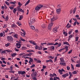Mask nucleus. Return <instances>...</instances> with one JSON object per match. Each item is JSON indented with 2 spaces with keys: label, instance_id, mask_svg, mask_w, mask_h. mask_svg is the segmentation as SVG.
<instances>
[{
  "label": "nucleus",
  "instance_id": "b1692460",
  "mask_svg": "<svg viewBox=\"0 0 80 80\" xmlns=\"http://www.w3.org/2000/svg\"><path fill=\"white\" fill-rule=\"evenodd\" d=\"M76 10H77V8H76V7H75L73 11V14L75 13V12H76Z\"/></svg>",
  "mask_w": 80,
  "mask_h": 80
},
{
  "label": "nucleus",
  "instance_id": "4468645a",
  "mask_svg": "<svg viewBox=\"0 0 80 80\" xmlns=\"http://www.w3.org/2000/svg\"><path fill=\"white\" fill-rule=\"evenodd\" d=\"M60 80V78L58 77H57V76L53 78V80Z\"/></svg>",
  "mask_w": 80,
  "mask_h": 80
},
{
  "label": "nucleus",
  "instance_id": "a19ab883",
  "mask_svg": "<svg viewBox=\"0 0 80 80\" xmlns=\"http://www.w3.org/2000/svg\"><path fill=\"white\" fill-rule=\"evenodd\" d=\"M72 68V70L73 71L74 70V68H73V66L72 64H71Z\"/></svg>",
  "mask_w": 80,
  "mask_h": 80
},
{
  "label": "nucleus",
  "instance_id": "5701e85b",
  "mask_svg": "<svg viewBox=\"0 0 80 80\" xmlns=\"http://www.w3.org/2000/svg\"><path fill=\"white\" fill-rule=\"evenodd\" d=\"M53 45V43L50 42H48L47 44V45Z\"/></svg>",
  "mask_w": 80,
  "mask_h": 80
},
{
  "label": "nucleus",
  "instance_id": "aec40b11",
  "mask_svg": "<svg viewBox=\"0 0 80 80\" xmlns=\"http://www.w3.org/2000/svg\"><path fill=\"white\" fill-rule=\"evenodd\" d=\"M72 37H73V35H69L68 37V41H69L70 40V38H72Z\"/></svg>",
  "mask_w": 80,
  "mask_h": 80
},
{
  "label": "nucleus",
  "instance_id": "603ef678",
  "mask_svg": "<svg viewBox=\"0 0 80 80\" xmlns=\"http://www.w3.org/2000/svg\"><path fill=\"white\" fill-rule=\"evenodd\" d=\"M65 77H68V76H69V74L68 73H66L65 74Z\"/></svg>",
  "mask_w": 80,
  "mask_h": 80
},
{
  "label": "nucleus",
  "instance_id": "473e14b6",
  "mask_svg": "<svg viewBox=\"0 0 80 80\" xmlns=\"http://www.w3.org/2000/svg\"><path fill=\"white\" fill-rule=\"evenodd\" d=\"M78 38H79V37H77L75 38V41L77 42L78 41Z\"/></svg>",
  "mask_w": 80,
  "mask_h": 80
},
{
  "label": "nucleus",
  "instance_id": "423d86ee",
  "mask_svg": "<svg viewBox=\"0 0 80 80\" xmlns=\"http://www.w3.org/2000/svg\"><path fill=\"white\" fill-rule=\"evenodd\" d=\"M61 62L59 63L60 65H62L63 66H65L66 65V63H65V61H60Z\"/></svg>",
  "mask_w": 80,
  "mask_h": 80
},
{
  "label": "nucleus",
  "instance_id": "774afa93",
  "mask_svg": "<svg viewBox=\"0 0 80 80\" xmlns=\"http://www.w3.org/2000/svg\"><path fill=\"white\" fill-rule=\"evenodd\" d=\"M32 79H33V80H37V78L35 77L33 78Z\"/></svg>",
  "mask_w": 80,
  "mask_h": 80
},
{
  "label": "nucleus",
  "instance_id": "2f4dec72",
  "mask_svg": "<svg viewBox=\"0 0 80 80\" xmlns=\"http://www.w3.org/2000/svg\"><path fill=\"white\" fill-rule=\"evenodd\" d=\"M60 62H62V61H64V59H63V58H60Z\"/></svg>",
  "mask_w": 80,
  "mask_h": 80
},
{
  "label": "nucleus",
  "instance_id": "393cba45",
  "mask_svg": "<svg viewBox=\"0 0 80 80\" xmlns=\"http://www.w3.org/2000/svg\"><path fill=\"white\" fill-rule=\"evenodd\" d=\"M13 12L15 14L16 12H17V9L16 8H15L13 10Z\"/></svg>",
  "mask_w": 80,
  "mask_h": 80
},
{
  "label": "nucleus",
  "instance_id": "f8f14e48",
  "mask_svg": "<svg viewBox=\"0 0 80 80\" xmlns=\"http://www.w3.org/2000/svg\"><path fill=\"white\" fill-rule=\"evenodd\" d=\"M26 34L25 33V32H24L23 33L22 32L21 33V35L23 37H25Z\"/></svg>",
  "mask_w": 80,
  "mask_h": 80
},
{
  "label": "nucleus",
  "instance_id": "f3484780",
  "mask_svg": "<svg viewBox=\"0 0 80 80\" xmlns=\"http://www.w3.org/2000/svg\"><path fill=\"white\" fill-rule=\"evenodd\" d=\"M18 35L17 34H15L13 35V37L14 38H18Z\"/></svg>",
  "mask_w": 80,
  "mask_h": 80
},
{
  "label": "nucleus",
  "instance_id": "1a4fd4ad",
  "mask_svg": "<svg viewBox=\"0 0 80 80\" xmlns=\"http://www.w3.org/2000/svg\"><path fill=\"white\" fill-rule=\"evenodd\" d=\"M17 10H18L19 12H23V9L21 8H20L19 7H17Z\"/></svg>",
  "mask_w": 80,
  "mask_h": 80
},
{
  "label": "nucleus",
  "instance_id": "a18cd8bd",
  "mask_svg": "<svg viewBox=\"0 0 80 80\" xmlns=\"http://www.w3.org/2000/svg\"><path fill=\"white\" fill-rule=\"evenodd\" d=\"M15 33L13 32H12L9 33L10 35H13V34H15Z\"/></svg>",
  "mask_w": 80,
  "mask_h": 80
},
{
  "label": "nucleus",
  "instance_id": "c85d7f7f",
  "mask_svg": "<svg viewBox=\"0 0 80 80\" xmlns=\"http://www.w3.org/2000/svg\"><path fill=\"white\" fill-rule=\"evenodd\" d=\"M5 3H6V5H7L8 6H9V5H10V4H9V2H8L6 1L5 2Z\"/></svg>",
  "mask_w": 80,
  "mask_h": 80
},
{
  "label": "nucleus",
  "instance_id": "69168bd1",
  "mask_svg": "<svg viewBox=\"0 0 80 80\" xmlns=\"http://www.w3.org/2000/svg\"><path fill=\"white\" fill-rule=\"evenodd\" d=\"M62 77H63V78H65L66 77H65V74H64L62 75Z\"/></svg>",
  "mask_w": 80,
  "mask_h": 80
},
{
  "label": "nucleus",
  "instance_id": "8fccbe9b",
  "mask_svg": "<svg viewBox=\"0 0 80 80\" xmlns=\"http://www.w3.org/2000/svg\"><path fill=\"white\" fill-rule=\"evenodd\" d=\"M14 50L16 52H18V51H19V49H17L16 48H15Z\"/></svg>",
  "mask_w": 80,
  "mask_h": 80
},
{
  "label": "nucleus",
  "instance_id": "412c9836",
  "mask_svg": "<svg viewBox=\"0 0 80 80\" xmlns=\"http://www.w3.org/2000/svg\"><path fill=\"white\" fill-rule=\"evenodd\" d=\"M68 46H65V47L64 48H65V49H66V51L65 52H67V51L68 50Z\"/></svg>",
  "mask_w": 80,
  "mask_h": 80
},
{
  "label": "nucleus",
  "instance_id": "ea45409f",
  "mask_svg": "<svg viewBox=\"0 0 80 80\" xmlns=\"http://www.w3.org/2000/svg\"><path fill=\"white\" fill-rule=\"evenodd\" d=\"M41 26L42 28H45V24H42Z\"/></svg>",
  "mask_w": 80,
  "mask_h": 80
},
{
  "label": "nucleus",
  "instance_id": "de8ad7c7",
  "mask_svg": "<svg viewBox=\"0 0 80 80\" xmlns=\"http://www.w3.org/2000/svg\"><path fill=\"white\" fill-rule=\"evenodd\" d=\"M49 76L51 77H54V75H53V74H52L51 73L49 74Z\"/></svg>",
  "mask_w": 80,
  "mask_h": 80
},
{
  "label": "nucleus",
  "instance_id": "4c0bfd02",
  "mask_svg": "<svg viewBox=\"0 0 80 80\" xmlns=\"http://www.w3.org/2000/svg\"><path fill=\"white\" fill-rule=\"evenodd\" d=\"M35 48L36 50H37V49H38V48H39V46H38L36 45L35 47Z\"/></svg>",
  "mask_w": 80,
  "mask_h": 80
},
{
  "label": "nucleus",
  "instance_id": "f03ea898",
  "mask_svg": "<svg viewBox=\"0 0 80 80\" xmlns=\"http://www.w3.org/2000/svg\"><path fill=\"white\" fill-rule=\"evenodd\" d=\"M42 7H43V5L39 4L35 8V10L37 11H38V10H39L41 8H42Z\"/></svg>",
  "mask_w": 80,
  "mask_h": 80
},
{
  "label": "nucleus",
  "instance_id": "37998d69",
  "mask_svg": "<svg viewBox=\"0 0 80 80\" xmlns=\"http://www.w3.org/2000/svg\"><path fill=\"white\" fill-rule=\"evenodd\" d=\"M15 55H16V54L15 53H14L11 54V56L12 57H15Z\"/></svg>",
  "mask_w": 80,
  "mask_h": 80
},
{
  "label": "nucleus",
  "instance_id": "4d7b16f0",
  "mask_svg": "<svg viewBox=\"0 0 80 80\" xmlns=\"http://www.w3.org/2000/svg\"><path fill=\"white\" fill-rule=\"evenodd\" d=\"M51 27H52L50 26V25H48V29H49V30H50L51 29Z\"/></svg>",
  "mask_w": 80,
  "mask_h": 80
},
{
  "label": "nucleus",
  "instance_id": "dca6fc26",
  "mask_svg": "<svg viewBox=\"0 0 80 80\" xmlns=\"http://www.w3.org/2000/svg\"><path fill=\"white\" fill-rule=\"evenodd\" d=\"M69 74L70 75L69 77V78L70 79L73 76V74H72V72H69Z\"/></svg>",
  "mask_w": 80,
  "mask_h": 80
},
{
  "label": "nucleus",
  "instance_id": "052dcab7",
  "mask_svg": "<svg viewBox=\"0 0 80 80\" xmlns=\"http://www.w3.org/2000/svg\"><path fill=\"white\" fill-rule=\"evenodd\" d=\"M72 50H71L70 51L68 52V54H70V53H72Z\"/></svg>",
  "mask_w": 80,
  "mask_h": 80
},
{
  "label": "nucleus",
  "instance_id": "09e8293b",
  "mask_svg": "<svg viewBox=\"0 0 80 80\" xmlns=\"http://www.w3.org/2000/svg\"><path fill=\"white\" fill-rule=\"evenodd\" d=\"M9 8H10L11 10H13V9H14V7H10Z\"/></svg>",
  "mask_w": 80,
  "mask_h": 80
},
{
  "label": "nucleus",
  "instance_id": "2eb2a0df",
  "mask_svg": "<svg viewBox=\"0 0 80 80\" xmlns=\"http://www.w3.org/2000/svg\"><path fill=\"white\" fill-rule=\"evenodd\" d=\"M46 63H48V62H52V63H53V60L51 59H49V60H46Z\"/></svg>",
  "mask_w": 80,
  "mask_h": 80
},
{
  "label": "nucleus",
  "instance_id": "58836bf2",
  "mask_svg": "<svg viewBox=\"0 0 80 80\" xmlns=\"http://www.w3.org/2000/svg\"><path fill=\"white\" fill-rule=\"evenodd\" d=\"M33 74L35 77H37V72H34Z\"/></svg>",
  "mask_w": 80,
  "mask_h": 80
},
{
  "label": "nucleus",
  "instance_id": "9d476101",
  "mask_svg": "<svg viewBox=\"0 0 80 80\" xmlns=\"http://www.w3.org/2000/svg\"><path fill=\"white\" fill-rule=\"evenodd\" d=\"M60 11H61V9L59 8V9H58L56 10V12L57 14H60Z\"/></svg>",
  "mask_w": 80,
  "mask_h": 80
},
{
  "label": "nucleus",
  "instance_id": "338daca9",
  "mask_svg": "<svg viewBox=\"0 0 80 80\" xmlns=\"http://www.w3.org/2000/svg\"><path fill=\"white\" fill-rule=\"evenodd\" d=\"M77 63H79L80 64V59L79 60H78L76 62Z\"/></svg>",
  "mask_w": 80,
  "mask_h": 80
},
{
  "label": "nucleus",
  "instance_id": "0eeeda50",
  "mask_svg": "<svg viewBox=\"0 0 80 80\" xmlns=\"http://www.w3.org/2000/svg\"><path fill=\"white\" fill-rule=\"evenodd\" d=\"M16 45L18 48H20L21 47V44L18 43H16Z\"/></svg>",
  "mask_w": 80,
  "mask_h": 80
},
{
  "label": "nucleus",
  "instance_id": "e2e57ef3",
  "mask_svg": "<svg viewBox=\"0 0 80 80\" xmlns=\"http://www.w3.org/2000/svg\"><path fill=\"white\" fill-rule=\"evenodd\" d=\"M29 60L30 62H33V60L31 58H29Z\"/></svg>",
  "mask_w": 80,
  "mask_h": 80
},
{
  "label": "nucleus",
  "instance_id": "864d4df0",
  "mask_svg": "<svg viewBox=\"0 0 80 80\" xmlns=\"http://www.w3.org/2000/svg\"><path fill=\"white\" fill-rule=\"evenodd\" d=\"M53 23L51 22L50 24H49V25H50V26L51 27H52V26H53Z\"/></svg>",
  "mask_w": 80,
  "mask_h": 80
},
{
  "label": "nucleus",
  "instance_id": "49530a36",
  "mask_svg": "<svg viewBox=\"0 0 80 80\" xmlns=\"http://www.w3.org/2000/svg\"><path fill=\"white\" fill-rule=\"evenodd\" d=\"M5 19L6 20H8V16H7L6 17Z\"/></svg>",
  "mask_w": 80,
  "mask_h": 80
},
{
  "label": "nucleus",
  "instance_id": "7ed1b4c3",
  "mask_svg": "<svg viewBox=\"0 0 80 80\" xmlns=\"http://www.w3.org/2000/svg\"><path fill=\"white\" fill-rule=\"evenodd\" d=\"M7 40L8 42H12L13 40V38L12 36H8L7 37Z\"/></svg>",
  "mask_w": 80,
  "mask_h": 80
},
{
  "label": "nucleus",
  "instance_id": "c9c22d12",
  "mask_svg": "<svg viewBox=\"0 0 80 80\" xmlns=\"http://www.w3.org/2000/svg\"><path fill=\"white\" fill-rule=\"evenodd\" d=\"M22 50H26V49H27V48L23 46L22 47Z\"/></svg>",
  "mask_w": 80,
  "mask_h": 80
},
{
  "label": "nucleus",
  "instance_id": "cd10ccee",
  "mask_svg": "<svg viewBox=\"0 0 80 80\" xmlns=\"http://www.w3.org/2000/svg\"><path fill=\"white\" fill-rule=\"evenodd\" d=\"M72 74H77V71H74L73 72H72Z\"/></svg>",
  "mask_w": 80,
  "mask_h": 80
},
{
  "label": "nucleus",
  "instance_id": "3c124183",
  "mask_svg": "<svg viewBox=\"0 0 80 80\" xmlns=\"http://www.w3.org/2000/svg\"><path fill=\"white\" fill-rule=\"evenodd\" d=\"M9 45H10V44H9V43H7V44L5 45V46L6 47H8V46H9Z\"/></svg>",
  "mask_w": 80,
  "mask_h": 80
},
{
  "label": "nucleus",
  "instance_id": "7c9ffc66",
  "mask_svg": "<svg viewBox=\"0 0 80 80\" xmlns=\"http://www.w3.org/2000/svg\"><path fill=\"white\" fill-rule=\"evenodd\" d=\"M25 73H26L25 71H21V75H24V74H25Z\"/></svg>",
  "mask_w": 80,
  "mask_h": 80
},
{
  "label": "nucleus",
  "instance_id": "6e6552de",
  "mask_svg": "<svg viewBox=\"0 0 80 80\" xmlns=\"http://www.w3.org/2000/svg\"><path fill=\"white\" fill-rule=\"evenodd\" d=\"M57 29H58V27H56L53 29V31L54 33L57 32Z\"/></svg>",
  "mask_w": 80,
  "mask_h": 80
},
{
  "label": "nucleus",
  "instance_id": "79ce46f5",
  "mask_svg": "<svg viewBox=\"0 0 80 80\" xmlns=\"http://www.w3.org/2000/svg\"><path fill=\"white\" fill-rule=\"evenodd\" d=\"M57 60V56L55 57L54 58V62H56Z\"/></svg>",
  "mask_w": 80,
  "mask_h": 80
},
{
  "label": "nucleus",
  "instance_id": "39448f33",
  "mask_svg": "<svg viewBox=\"0 0 80 80\" xmlns=\"http://www.w3.org/2000/svg\"><path fill=\"white\" fill-rule=\"evenodd\" d=\"M58 72L60 73V74L61 75H62L63 74V72H65V71H64V69H62L61 70L59 69Z\"/></svg>",
  "mask_w": 80,
  "mask_h": 80
},
{
  "label": "nucleus",
  "instance_id": "6e6d98bb",
  "mask_svg": "<svg viewBox=\"0 0 80 80\" xmlns=\"http://www.w3.org/2000/svg\"><path fill=\"white\" fill-rule=\"evenodd\" d=\"M47 42L42 43H41L42 45H46Z\"/></svg>",
  "mask_w": 80,
  "mask_h": 80
},
{
  "label": "nucleus",
  "instance_id": "a878e982",
  "mask_svg": "<svg viewBox=\"0 0 80 80\" xmlns=\"http://www.w3.org/2000/svg\"><path fill=\"white\" fill-rule=\"evenodd\" d=\"M63 33V34H64V36L65 37H67V35H68V33L67 32H64Z\"/></svg>",
  "mask_w": 80,
  "mask_h": 80
},
{
  "label": "nucleus",
  "instance_id": "4be33fe9",
  "mask_svg": "<svg viewBox=\"0 0 80 80\" xmlns=\"http://www.w3.org/2000/svg\"><path fill=\"white\" fill-rule=\"evenodd\" d=\"M19 20H22V19L23 18V16L22 15H20L19 16Z\"/></svg>",
  "mask_w": 80,
  "mask_h": 80
},
{
  "label": "nucleus",
  "instance_id": "9b49d317",
  "mask_svg": "<svg viewBox=\"0 0 80 80\" xmlns=\"http://www.w3.org/2000/svg\"><path fill=\"white\" fill-rule=\"evenodd\" d=\"M29 42L31 43V44H32V45H35L36 44H37L35 42H33L32 41H29Z\"/></svg>",
  "mask_w": 80,
  "mask_h": 80
},
{
  "label": "nucleus",
  "instance_id": "6ab92c4d",
  "mask_svg": "<svg viewBox=\"0 0 80 80\" xmlns=\"http://www.w3.org/2000/svg\"><path fill=\"white\" fill-rule=\"evenodd\" d=\"M63 45H68V46H70V44H69V43L67 42H63Z\"/></svg>",
  "mask_w": 80,
  "mask_h": 80
},
{
  "label": "nucleus",
  "instance_id": "a211bd4d",
  "mask_svg": "<svg viewBox=\"0 0 80 80\" xmlns=\"http://www.w3.org/2000/svg\"><path fill=\"white\" fill-rule=\"evenodd\" d=\"M71 27V25L70 24H69V23H68L67 25H66V27L67 28H70V27Z\"/></svg>",
  "mask_w": 80,
  "mask_h": 80
},
{
  "label": "nucleus",
  "instance_id": "f257e3e1",
  "mask_svg": "<svg viewBox=\"0 0 80 80\" xmlns=\"http://www.w3.org/2000/svg\"><path fill=\"white\" fill-rule=\"evenodd\" d=\"M58 16L56 15H54L52 18L51 19V22H54V21L56 20L57 19H58Z\"/></svg>",
  "mask_w": 80,
  "mask_h": 80
},
{
  "label": "nucleus",
  "instance_id": "bf43d9fd",
  "mask_svg": "<svg viewBox=\"0 0 80 80\" xmlns=\"http://www.w3.org/2000/svg\"><path fill=\"white\" fill-rule=\"evenodd\" d=\"M42 7H43V8H47V5H43Z\"/></svg>",
  "mask_w": 80,
  "mask_h": 80
},
{
  "label": "nucleus",
  "instance_id": "ddd939ff",
  "mask_svg": "<svg viewBox=\"0 0 80 80\" xmlns=\"http://www.w3.org/2000/svg\"><path fill=\"white\" fill-rule=\"evenodd\" d=\"M17 27V26L15 24H13L11 25V28H16Z\"/></svg>",
  "mask_w": 80,
  "mask_h": 80
},
{
  "label": "nucleus",
  "instance_id": "13d9d810",
  "mask_svg": "<svg viewBox=\"0 0 80 80\" xmlns=\"http://www.w3.org/2000/svg\"><path fill=\"white\" fill-rule=\"evenodd\" d=\"M70 69V67L69 66L67 67V70H69Z\"/></svg>",
  "mask_w": 80,
  "mask_h": 80
},
{
  "label": "nucleus",
  "instance_id": "f704fd0d",
  "mask_svg": "<svg viewBox=\"0 0 80 80\" xmlns=\"http://www.w3.org/2000/svg\"><path fill=\"white\" fill-rule=\"evenodd\" d=\"M51 50H55V47L53 46H52L51 47Z\"/></svg>",
  "mask_w": 80,
  "mask_h": 80
},
{
  "label": "nucleus",
  "instance_id": "c03bdc74",
  "mask_svg": "<svg viewBox=\"0 0 80 80\" xmlns=\"http://www.w3.org/2000/svg\"><path fill=\"white\" fill-rule=\"evenodd\" d=\"M16 3V1H14L13 2H10V4H15Z\"/></svg>",
  "mask_w": 80,
  "mask_h": 80
},
{
  "label": "nucleus",
  "instance_id": "bb28decb",
  "mask_svg": "<svg viewBox=\"0 0 80 80\" xmlns=\"http://www.w3.org/2000/svg\"><path fill=\"white\" fill-rule=\"evenodd\" d=\"M20 39L22 42H26V40H25V39L22 38L21 37H20Z\"/></svg>",
  "mask_w": 80,
  "mask_h": 80
},
{
  "label": "nucleus",
  "instance_id": "5fc2aeb1",
  "mask_svg": "<svg viewBox=\"0 0 80 80\" xmlns=\"http://www.w3.org/2000/svg\"><path fill=\"white\" fill-rule=\"evenodd\" d=\"M38 50H42V47L40 46L38 48Z\"/></svg>",
  "mask_w": 80,
  "mask_h": 80
},
{
  "label": "nucleus",
  "instance_id": "e433bc0d",
  "mask_svg": "<svg viewBox=\"0 0 80 80\" xmlns=\"http://www.w3.org/2000/svg\"><path fill=\"white\" fill-rule=\"evenodd\" d=\"M76 67H80V64L79 63V64H76Z\"/></svg>",
  "mask_w": 80,
  "mask_h": 80
},
{
  "label": "nucleus",
  "instance_id": "c756f323",
  "mask_svg": "<svg viewBox=\"0 0 80 80\" xmlns=\"http://www.w3.org/2000/svg\"><path fill=\"white\" fill-rule=\"evenodd\" d=\"M29 2H30V0H28V1H27L25 4V6H26L27 5L28 3H29Z\"/></svg>",
  "mask_w": 80,
  "mask_h": 80
},
{
  "label": "nucleus",
  "instance_id": "680f3d73",
  "mask_svg": "<svg viewBox=\"0 0 80 80\" xmlns=\"http://www.w3.org/2000/svg\"><path fill=\"white\" fill-rule=\"evenodd\" d=\"M35 64H33L32 66L30 67L31 68H33V67H35Z\"/></svg>",
  "mask_w": 80,
  "mask_h": 80
},
{
  "label": "nucleus",
  "instance_id": "0e129e2a",
  "mask_svg": "<svg viewBox=\"0 0 80 80\" xmlns=\"http://www.w3.org/2000/svg\"><path fill=\"white\" fill-rule=\"evenodd\" d=\"M0 35L1 37H3V34L2 32H1L0 34Z\"/></svg>",
  "mask_w": 80,
  "mask_h": 80
},
{
  "label": "nucleus",
  "instance_id": "72a5a7b5",
  "mask_svg": "<svg viewBox=\"0 0 80 80\" xmlns=\"http://www.w3.org/2000/svg\"><path fill=\"white\" fill-rule=\"evenodd\" d=\"M1 53L2 54V53H3V54H5V53H6V51H5V50L4 51H2V52H1Z\"/></svg>",
  "mask_w": 80,
  "mask_h": 80
},
{
  "label": "nucleus",
  "instance_id": "20e7f679",
  "mask_svg": "<svg viewBox=\"0 0 80 80\" xmlns=\"http://www.w3.org/2000/svg\"><path fill=\"white\" fill-rule=\"evenodd\" d=\"M33 22V21H32V20L31 19L30 22H29V25L30 27V28L31 29H32V30H34L35 29V27L33 26H31V25L32 24V22Z\"/></svg>",
  "mask_w": 80,
  "mask_h": 80
}]
</instances>
